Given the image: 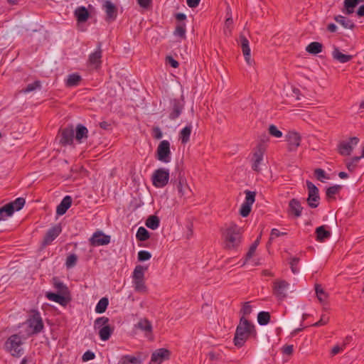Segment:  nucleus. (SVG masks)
<instances>
[{
	"mask_svg": "<svg viewBox=\"0 0 364 364\" xmlns=\"http://www.w3.org/2000/svg\"><path fill=\"white\" fill-rule=\"evenodd\" d=\"M119 364H141V360L134 356L125 355L122 358Z\"/></svg>",
	"mask_w": 364,
	"mask_h": 364,
	"instance_id": "obj_43",
	"label": "nucleus"
},
{
	"mask_svg": "<svg viewBox=\"0 0 364 364\" xmlns=\"http://www.w3.org/2000/svg\"><path fill=\"white\" fill-rule=\"evenodd\" d=\"M315 233L316 235V240L320 242H324L326 240L328 239L331 235V232L329 230H326L324 225L318 227L315 230Z\"/></svg>",
	"mask_w": 364,
	"mask_h": 364,
	"instance_id": "obj_23",
	"label": "nucleus"
},
{
	"mask_svg": "<svg viewBox=\"0 0 364 364\" xmlns=\"http://www.w3.org/2000/svg\"><path fill=\"white\" fill-rule=\"evenodd\" d=\"M87 133L88 130L85 126L77 124L75 134L76 140L80 142L82 139H86L87 137Z\"/></svg>",
	"mask_w": 364,
	"mask_h": 364,
	"instance_id": "obj_34",
	"label": "nucleus"
},
{
	"mask_svg": "<svg viewBox=\"0 0 364 364\" xmlns=\"http://www.w3.org/2000/svg\"><path fill=\"white\" fill-rule=\"evenodd\" d=\"M147 228L151 230H156L159 227L160 220L156 215H150L145 223Z\"/></svg>",
	"mask_w": 364,
	"mask_h": 364,
	"instance_id": "obj_37",
	"label": "nucleus"
},
{
	"mask_svg": "<svg viewBox=\"0 0 364 364\" xmlns=\"http://www.w3.org/2000/svg\"><path fill=\"white\" fill-rule=\"evenodd\" d=\"M61 227L60 225H55L50 228L43 239V245L46 246L50 245L61 232Z\"/></svg>",
	"mask_w": 364,
	"mask_h": 364,
	"instance_id": "obj_15",
	"label": "nucleus"
},
{
	"mask_svg": "<svg viewBox=\"0 0 364 364\" xmlns=\"http://www.w3.org/2000/svg\"><path fill=\"white\" fill-rule=\"evenodd\" d=\"M287 235V232H280L278 229L273 228L271 231L269 242H271L272 240H274L276 237H278L282 235Z\"/></svg>",
	"mask_w": 364,
	"mask_h": 364,
	"instance_id": "obj_62",
	"label": "nucleus"
},
{
	"mask_svg": "<svg viewBox=\"0 0 364 364\" xmlns=\"http://www.w3.org/2000/svg\"><path fill=\"white\" fill-rule=\"evenodd\" d=\"M28 325L32 329V333H41L44 327L42 318L38 311H33L32 315L27 320Z\"/></svg>",
	"mask_w": 364,
	"mask_h": 364,
	"instance_id": "obj_7",
	"label": "nucleus"
},
{
	"mask_svg": "<svg viewBox=\"0 0 364 364\" xmlns=\"http://www.w3.org/2000/svg\"><path fill=\"white\" fill-rule=\"evenodd\" d=\"M239 43L242 48V54L246 63L250 65H252L255 62L251 59V50L249 45V41L244 35L241 34L240 36Z\"/></svg>",
	"mask_w": 364,
	"mask_h": 364,
	"instance_id": "obj_13",
	"label": "nucleus"
},
{
	"mask_svg": "<svg viewBox=\"0 0 364 364\" xmlns=\"http://www.w3.org/2000/svg\"><path fill=\"white\" fill-rule=\"evenodd\" d=\"M46 296L48 300L55 301L62 306H66L70 301L68 295L60 293L46 292Z\"/></svg>",
	"mask_w": 364,
	"mask_h": 364,
	"instance_id": "obj_20",
	"label": "nucleus"
},
{
	"mask_svg": "<svg viewBox=\"0 0 364 364\" xmlns=\"http://www.w3.org/2000/svg\"><path fill=\"white\" fill-rule=\"evenodd\" d=\"M335 21L343 26L345 28H353L354 27V23L346 17L338 15L335 16Z\"/></svg>",
	"mask_w": 364,
	"mask_h": 364,
	"instance_id": "obj_38",
	"label": "nucleus"
},
{
	"mask_svg": "<svg viewBox=\"0 0 364 364\" xmlns=\"http://www.w3.org/2000/svg\"><path fill=\"white\" fill-rule=\"evenodd\" d=\"M252 334H256L255 326L245 318V317H241L235 333V346L239 348L243 346Z\"/></svg>",
	"mask_w": 364,
	"mask_h": 364,
	"instance_id": "obj_2",
	"label": "nucleus"
},
{
	"mask_svg": "<svg viewBox=\"0 0 364 364\" xmlns=\"http://www.w3.org/2000/svg\"><path fill=\"white\" fill-rule=\"evenodd\" d=\"M110 236L105 235L103 232L97 230L95 232L89 241L92 246H102L108 245L110 242Z\"/></svg>",
	"mask_w": 364,
	"mask_h": 364,
	"instance_id": "obj_11",
	"label": "nucleus"
},
{
	"mask_svg": "<svg viewBox=\"0 0 364 364\" xmlns=\"http://www.w3.org/2000/svg\"><path fill=\"white\" fill-rule=\"evenodd\" d=\"M102 53L101 43H100L97 49L89 55L88 62L95 68H98L101 65Z\"/></svg>",
	"mask_w": 364,
	"mask_h": 364,
	"instance_id": "obj_21",
	"label": "nucleus"
},
{
	"mask_svg": "<svg viewBox=\"0 0 364 364\" xmlns=\"http://www.w3.org/2000/svg\"><path fill=\"white\" fill-rule=\"evenodd\" d=\"M361 0H345L343 5L347 14H351L354 11V8L358 4Z\"/></svg>",
	"mask_w": 364,
	"mask_h": 364,
	"instance_id": "obj_39",
	"label": "nucleus"
},
{
	"mask_svg": "<svg viewBox=\"0 0 364 364\" xmlns=\"http://www.w3.org/2000/svg\"><path fill=\"white\" fill-rule=\"evenodd\" d=\"M323 46L318 42H312L306 48V50L311 54H318L322 51Z\"/></svg>",
	"mask_w": 364,
	"mask_h": 364,
	"instance_id": "obj_33",
	"label": "nucleus"
},
{
	"mask_svg": "<svg viewBox=\"0 0 364 364\" xmlns=\"http://www.w3.org/2000/svg\"><path fill=\"white\" fill-rule=\"evenodd\" d=\"M315 289H316V296H317L318 300L321 302L324 301L327 298V294H326V292L324 291L323 288L320 285L317 284V285H316Z\"/></svg>",
	"mask_w": 364,
	"mask_h": 364,
	"instance_id": "obj_51",
	"label": "nucleus"
},
{
	"mask_svg": "<svg viewBox=\"0 0 364 364\" xmlns=\"http://www.w3.org/2000/svg\"><path fill=\"white\" fill-rule=\"evenodd\" d=\"M53 284L54 288L57 290L58 293L69 295L68 288L58 278L54 277L53 279Z\"/></svg>",
	"mask_w": 364,
	"mask_h": 364,
	"instance_id": "obj_27",
	"label": "nucleus"
},
{
	"mask_svg": "<svg viewBox=\"0 0 364 364\" xmlns=\"http://www.w3.org/2000/svg\"><path fill=\"white\" fill-rule=\"evenodd\" d=\"M147 269V267L137 265L133 272V280H144V272Z\"/></svg>",
	"mask_w": 364,
	"mask_h": 364,
	"instance_id": "obj_32",
	"label": "nucleus"
},
{
	"mask_svg": "<svg viewBox=\"0 0 364 364\" xmlns=\"http://www.w3.org/2000/svg\"><path fill=\"white\" fill-rule=\"evenodd\" d=\"M245 201L244 203H247L248 205H252V204L255 201L256 193L254 191L246 190L245 191Z\"/></svg>",
	"mask_w": 364,
	"mask_h": 364,
	"instance_id": "obj_46",
	"label": "nucleus"
},
{
	"mask_svg": "<svg viewBox=\"0 0 364 364\" xmlns=\"http://www.w3.org/2000/svg\"><path fill=\"white\" fill-rule=\"evenodd\" d=\"M299 262V258L294 257L290 259L289 264L291 272L294 274H297L299 272V269L296 267L297 264Z\"/></svg>",
	"mask_w": 364,
	"mask_h": 364,
	"instance_id": "obj_55",
	"label": "nucleus"
},
{
	"mask_svg": "<svg viewBox=\"0 0 364 364\" xmlns=\"http://www.w3.org/2000/svg\"><path fill=\"white\" fill-rule=\"evenodd\" d=\"M259 239L257 238L250 247L248 252L246 254V260L250 259L255 254V250L259 245Z\"/></svg>",
	"mask_w": 364,
	"mask_h": 364,
	"instance_id": "obj_52",
	"label": "nucleus"
},
{
	"mask_svg": "<svg viewBox=\"0 0 364 364\" xmlns=\"http://www.w3.org/2000/svg\"><path fill=\"white\" fill-rule=\"evenodd\" d=\"M233 20L231 17L227 18L225 22L224 32L225 35H230Z\"/></svg>",
	"mask_w": 364,
	"mask_h": 364,
	"instance_id": "obj_58",
	"label": "nucleus"
},
{
	"mask_svg": "<svg viewBox=\"0 0 364 364\" xmlns=\"http://www.w3.org/2000/svg\"><path fill=\"white\" fill-rule=\"evenodd\" d=\"M252 205L243 203L240 209V213L242 217H247L251 211Z\"/></svg>",
	"mask_w": 364,
	"mask_h": 364,
	"instance_id": "obj_56",
	"label": "nucleus"
},
{
	"mask_svg": "<svg viewBox=\"0 0 364 364\" xmlns=\"http://www.w3.org/2000/svg\"><path fill=\"white\" fill-rule=\"evenodd\" d=\"M174 35L181 38L186 37V24L184 23H179L176 26L174 31Z\"/></svg>",
	"mask_w": 364,
	"mask_h": 364,
	"instance_id": "obj_45",
	"label": "nucleus"
},
{
	"mask_svg": "<svg viewBox=\"0 0 364 364\" xmlns=\"http://www.w3.org/2000/svg\"><path fill=\"white\" fill-rule=\"evenodd\" d=\"M136 327L146 333H151L152 325L151 323L146 318H141L136 324Z\"/></svg>",
	"mask_w": 364,
	"mask_h": 364,
	"instance_id": "obj_29",
	"label": "nucleus"
},
{
	"mask_svg": "<svg viewBox=\"0 0 364 364\" xmlns=\"http://www.w3.org/2000/svg\"><path fill=\"white\" fill-rule=\"evenodd\" d=\"M134 287L135 291L138 292H145L146 287L145 286L144 280H133Z\"/></svg>",
	"mask_w": 364,
	"mask_h": 364,
	"instance_id": "obj_48",
	"label": "nucleus"
},
{
	"mask_svg": "<svg viewBox=\"0 0 364 364\" xmlns=\"http://www.w3.org/2000/svg\"><path fill=\"white\" fill-rule=\"evenodd\" d=\"M176 187L181 197L190 198L192 196V191L184 178H179V181L177 182Z\"/></svg>",
	"mask_w": 364,
	"mask_h": 364,
	"instance_id": "obj_18",
	"label": "nucleus"
},
{
	"mask_svg": "<svg viewBox=\"0 0 364 364\" xmlns=\"http://www.w3.org/2000/svg\"><path fill=\"white\" fill-rule=\"evenodd\" d=\"M109 304V300L106 297L102 298L96 305L95 311L98 314L104 313Z\"/></svg>",
	"mask_w": 364,
	"mask_h": 364,
	"instance_id": "obj_40",
	"label": "nucleus"
},
{
	"mask_svg": "<svg viewBox=\"0 0 364 364\" xmlns=\"http://www.w3.org/2000/svg\"><path fill=\"white\" fill-rule=\"evenodd\" d=\"M25 203L26 200L23 198H18L14 201L8 203V205H11L14 209V211H18L23 207Z\"/></svg>",
	"mask_w": 364,
	"mask_h": 364,
	"instance_id": "obj_44",
	"label": "nucleus"
},
{
	"mask_svg": "<svg viewBox=\"0 0 364 364\" xmlns=\"http://www.w3.org/2000/svg\"><path fill=\"white\" fill-rule=\"evenodd\" d=\"M183 109V102H181L180 101H177V100H173V110L169 114V118L171 120H174L176 118H178L180 116V114H181Z\"/></svg>",
	"mask_w": 364,
	"mask_h": 364,
	"instance_id": "obj_24",
	"label": "nucleus"
},
{
	"mask_svg": "<svg viewBox=\"0 0 364 364\" xmlns=\"http://www.w3.org/2000/svg\"><path fill=\"white\" fill-rule=\"evenodd\" d=\"M289 287V283L284 279H276L273 282V294L279 299L283 300L287 296V291Z\"/></svg>",
	"mask_w": 364,
	"mask_h": 364,
	"instance_id": "obj_6",
	"label": "nucleus"
},
{
	"mask_svg": "<svg viewBox=\"0 0 364 364\" xmlns=\"http://www.w3.org/2000/svg\"><path fill=\"white\" fill-rule=\"evenodd\" d=\"M286 141H287V149L289 151H295L300 146L301 136L294 131H289L285 136Z\"/></svg>",
	"mask_w": 364,
	"mask_h": 364,
	"instance_id": "obj_9",
	"label": "nucleus"
},
{
	"mask_svg": "<svg viewBox=\"0 0 364 364\" xmlns=\"http://www.w3.org/2000/svg\"><path fill=\"white\" fill-rule=\"evenodd\" d=\"M23 336L19 334H13L9 336L4 343L5 350L12 356L21 357L23 354L22 345Z\"/></svg>",
	"mask_w": 364,
	"mask_h": 364,
	"instance_id": "obj_3",
	"label": "nucleus"
},
{
	"mask_svg": "<svg viewBox=\"0 0 364 364\" xmlns=\"http://www.w3.org/2000/svg\"><path fill=\"white\" fill-rule=\"evenodd\" d=\"M191 131H192L191 125H188V126L185 127L180 132L179 139L181 141L182 144H185L189 141Z\"/></svg>",
	"mask_w": 364,
	"mask_h": 364,
	"instance_id": "obj_31",
	"label": "nucleus"
},
{
	"mask_svg": "<svg viewBox=\"0 0 364 364\" xmlns=\"http://www.w3.org/2000/svg\"><path fill=\"white\" fill-rule=\"evenodd\" d=\"M81 80L82 77L80 75L77 73H73L68 76L65 83L67 87L70 88L79 85Z\"/></svg>",
	"mask_w": 364,
	"mask_h": 364,
	"instance_id": "obj_28",
	"label": "nucleus"
},
{
	"mask_svg": "<svg viewBox=\"0 0 364 364\" xmlns=\"http://www.w3.org/2000/svg\"><path fill=\"white\" fill-rule=\"evenodd\" d=\"M270 321V314L267 311H260L257 315V321L259 325H267Z\"/></svg>",
	"mask_w": 364,
	"mask_h": 364,
	"instance_id": "obj_41",
	"label": "nucleus"
},
{
	"mask_svg": "<svg viewBox=\"0 0 364 364\" xmlns=\"http://www.w3.org/2000/svg\"><path fill=\"white\" fill-rule=\"evenodd\" d=\"M151 257V255L148 251L141 250L138 252V260L140 262L149 260Z\"/></svg>",
	"mask_w": 364,
	"mask_h": 364,
	"instance_id": "obj_57",
	"label": "nucleus"
},
{
	"mask_svg": "<svg viewBox=\"0 0 364 364\" xmlns=\"http://www.w3.org/2000/svg\"><path fill=\"white\" fill-rule=\"evenodd\" d=\"M75 15L78 22H85L89 17V13L84 6L78 7L75 11Z\"/></svg>",
	"mask_w": 364,
	"mask_h": 364,
	"instance_id": "obj_30",
	"label": "nucleus"
},
{
	"mask_svg": "<svg viewBox=\"0 0 364 364\" xmlns=\"http://www.w3.org/2000/svg\"><path fill=\"white\" fill-rule=\"evenodd\" d=\"M136 237L139 241H146L149 238L150 235L146 228L140 227L136 232Z\"/></svg>",
	"mask_w": 364,
	"mask_h": 364,
	"instance_id": "obj_42",
	"label": "nucleus"
},
{
	"mask_svg": "<svg viewBox=\"0 0 364 364\" xmlns=\"http://www.w3.org/2000/svg\"><path fill=\"white\" fill-rule=\"evenodd\" d=\"M362 156H354L351 159L350 161L346 163V166L348 171L353 172L355 169L358 163L361 159Z\"/></svg>",
	"mask_w": 364,
	"mask_h": 364,
	"instance_id": "obj_47",
	"label": "nucleus"
},
{
	"mask_svg": "<svg viewBox=\"0 0 364 364\" xmlns=\"http://www.w3.org/2000/svg\"><path fill=\"white\" fill-rule=\"evenodd\" d=\"M359 139L356 136L350 137L349 141H341L338 146V152L342 156H348L351 154L353 146L358 144Z\"/></svg>",
	"mask_w": 364,
	"mask_h": 364,
	"instance_id": "obj_10",
	"label": "nucleus"
},
{
	"mask_svg": "<svg viewBox=\"0 0 364 364\" xmlns=\"http://www.w3.org/2000/svg\"><path fill=\"white\" fill-rule=\"evenodd\" d=\"M243 230L234 223L225 224L222 230L224 247L227 250H237L242 242Z\"/></svg>",
	"mask_w": 364,
	"mask_h": 364,
	"instance_id": "obj_1",
	"label": "nucleus"
},
{
	"mask_svg": "<svg viewBox=\"0 0 364 364\" xmlns=\"http://www.w3.org/2000/svg\"><path fill=\"white\" fill-rule=\"evenodd\" d=\"M157 159L164 163H168L171 160L170 143L167 140L161 141L156 150Z\"/></svg>",
	"mask_w": 364,
	"mask_h": 364,
	"instance_id": "obj_8",
	"label": "nucleus"
},
{
	"mask_svg": "<svg viewBox=\"0 0 364 364\" xmlns=\"http://www.w3.org/2000/svg\"><path fill=\"white\" fill-rule=\"evenodd\" d=\"M332 56L333 59L341 63H347L353 58L352 55L342 53L337 48H335L333 50Z\"/></svg>",
	"mask_w": 364,
	"mask_h": 364,
	"instance_id": "obj_25",
	"label": "nucleus"
},
{
	"mask_svg": "<svg viewBox=\"0 0 364 364\" xmlns=\"http://www.w3.org/2000/svg\"><path fill=\"white\" fill-rule=\"evenodd\" d=\"M95 357V355L93 352L87 350L83 354L82 359L84 362H86V361L94 359Z\"/></svg>",
	"mask_w": 364,
	"mask_h": 364,
	"instance_id": "obj_64",
	"label": "nucleus"
},
{
	"mask_svg": "<svg viewBox=\"0 0 364 364\" xmlns=\"http://www.w3.org/2000/svg\"><path fill=\"white\" fill-rule=\"evenodd\" d=\"M341 186L339 185H336L329 187L326 190V196L327 198H333L336 194L338 193V191L341 190Z\"/></svg>",
	"mask_w": 364,
	"mask_h": 364,
	"instance_id": "obj_53",
	"label": "nucleus"
},
{
	"mask_svg": "<svg viewBox=\"0 0 364 364\" xmlns=\"http://www.w3.org/2000/svg\"><path fill=\"white\" fill-rule=\"evenodd\" d=\"M14 213V209L11 205L6 204L0 208V220H4L6 218L11 216Z\"/></svg>",
	"mask_w": 364,
	"mask_h": 364,
	"instance_id": "obj_35",
	"label": "nucleus"
},
{
	"mask_svg": "<svg viewBox=\"0 0 364 364\" xmlns=\"http://www.w3.org/2000/svg\"><path fill=\"white\" fill-rule=\"evenodd\" d=\"M114 332V327L112 326L110 324H108L106 326H104L102 329H100V331L98 332L100 338L103 341H106L109 339L112 334Z\"/></svg>",
	"mask_w": 364,
	"mask_h": 364,
	"instance_id": "obj_26",
	"label": "nucleus"
},
{
	"mask_svg": "<svg viewBox=\"0 0 364 364\" xmlns=\"http://www.w3.org/2000/svg\"><path fill=\"white\" fill-rule=\"evenodd\" d=\"M346 346H347V343H343V344L341 346L336 345L335 346H333L331 351V356H334V355H337L338 353L342 352L346 348Z\"/></svg>",
	"mask_w": 364,
	"mask_h": 364,
	"instance_id": "obj_59",
	"label": "nucleus"
},
{
	"mask_svg": "<svg viewBox=\"0 0 364 364\" xmlns=\"http://www.w3.org/2000/svg\"><path fill=\"white\" fill-rule=\"evenodd\" d=\"M169 180V171L168 169L160 168L156 169L152 175L153 185L157 188L164 187Z\"/></svg>",
	"mask_w": 364,
	"mask_h": 364,
	"instance_id": "obj_5",
	"label": "nucleus"
},
{
	"mask_svg": "<svg viewBox=\"0 0 364 364\" xmlns=\"http://www.w3.org/2000/svg\"><path fill=\"white\" fill-rule=\"evenodd\" d=\"M268 132L271 136L275 138H281L282 136V132L274 124L269 126Z\"/></svg>",
	"mask_w": 364,
	"mask_h": 364,
	"instance_id": "obj_49",
	"label": "nucleus"
},
{
	"mask_svg": "<svg viewBox=\"0 0 364 364\" xmlns=\"http://www.w3.org/2000/svg\"><path fill=\"white\" fill-rule=\"evenodd\" d=\"M102 6L106 13V21H114L116 18L117 14V9L115 5L110 1L107 0L104 2Z\"/></svg>",
	"mask_w": 364,
	"mask_h": 364,
	"instance_id": "obj_16",
	"label": "nucleus"
},
{
	"mask_svg": "<svg viewBox=\"0 0 364 364\" xmlns=\"http://www.w3.org/2000/svg\"><path fill=\"white\" fill-rule=\"evenodd\" d=\"M264 151V146L262 144H259L253 154L252 168L256 172L261 171L260 165L263 161Z\"/></svg>",
	"mask_w": 364,
	"mask_h": 364,
	"instance_id": "obj_12",
	"label": "nucleus"
},
{
	"mask_svg": "<svg viewBox=\"0 0 364 364\" xmlns=\"http://www.w3.org/2000/svg\"><path fill=\"white\" fill-rule=\"evenodd\" d=\"M171 352L166 348H159L152 353L151 361L155 364H161L170 358Z\"/></svg>",
	"mask_w": 364,
	"mask_h": 364,
	"instance_id": "obj_14",
	"label": "nucleus"
},
{
	"mask_svg": "<svg viewBox=\"0 0 364 364\" xmlns=\"http://www.w3.org/2000/svg\"><path fill=\"white\" fill-rule=\"evenodd\" d=\"M108 324H109V318L106 316H102L95 320L93 327L95 330H97L99 332L100 329H102L104 326H106Z\"/></svg>",
	"mask_w": 364,
	"mask_h": 364,
	"instance_id": "obj_36",
	"label": "nucleus"
},
{
	"mask_svg": "<svg viewBox=\"0 0 364 364\" xmlns=\"http://www.w3.org/2000/svg\"><path fill=\"white\" fill-rule=\"evenodd\" d=\"M77 256L76 255H75V254L70 255L66 259L65 265H66L67 268H72V267H75L77 264Z\"/></svg>",
	"mask_w": 364,
	"mask_h": 364,
	"instance_id": "obj_50",
	"label": "nucleus"
},
{
	"mask_svg": "<svg viewBox=\"0 0 364 364\" xmlns=\"http://www.w3.org/2000/svg\"><path fill=\"white\" fill-rule=\"evenodd\" d=\"M303 208L300 201L296 198H292L289 202L288 213L293 215L295 218H299L301 215Z\"/></svg>",
	"mask_w": 364,
	"mask_h": 364,
	"instance_id": "obj_19",
	"label": "nucleus"
},
{
	"mask_svg": "<svg viewBox=\"0 0 364 364\" xmlns=\"http://www.w3.org/2000/svg\"><path fill=\"white\" fill-rule=\"evenodd\" d=\"M41 89V82L36 80L33 83L28 84L24 91H35L36 90Z\"/></svg>",
	"mask_w": 364,
	"mask_h": 364,
	"instance_id": "obj_61",
	"label": "nucleus"
},
{
	"mask_svg": "<svg viewBox=\"0 0 364 364\" xmlns=\"http://www.w3.org/2000/svg\"><path fill=\"white\" fill-rule=\"evenodd\" d=\"M306 186L308 189L307 204L311 208H316L320 203L318 188L309 181H306Z\"/></svg>",
	"mask_w": 364,
	"mask_h": 364,
	"instance_id": "obj_4",
	"label": "nucleus"
},
{
	"mask_svg": "<svg viewBox=\"0 0 364 364\" xmlns=\"http://www.w3.org/2000/svg\"><path fill=\"white\" fill-rule=\"evenodd\" d=\"M314 175H315L316 178L321 182H324L325 179L329 178V177L326 176V173L324 171V170H323L321 168L315 169Z\"/></svg>",
	"mask_w": 364,
	"mask_h": 364,
	"instance_id": "obj_54",
	"label": "nucleus"
},
{
	"mask_svg": "<svg viewBox=\"0 0 364 364\" xmlns=\"http://www.w3.org/2000/svg\"><path fill=\"white\" fill-rule=\"evenodd\" d=\"M74 138V129L73 127H66L62 129L60 134V142L65 146L71 144Z\"/></svg>",
	"mask_w": 364,
	"mask_h": 364,
	"instance_id": "obj_17",
	"label": "nucleus"
},
{
	"mask_svg": "<svg viewBox=\"0 0 364 364\" xmlns=\"http://www.w3.org/2000/svg\"><path fill=\"white\" fill-rule=\"evenodd\" d=\"M252 306L250 304V302H245L240 310V313L242 314V317L250 315L252 312Z\"/></svg>",
	"mask_w": 364,
	"mask_h": 364,
	"instance_id": "obj_60",
	"label": "nucleus"
},
{
	"mask_svg": "<svg viewBox=\"0 0 364 364\" xmlns=\"http://www.w3.org/2000/svg\"><path fill=\"white\" fill-rule=\"evenodd\" d=\"M328 320L329 318L328 316H326V315H322L319 321L314 323L312 326L315 327L323 326L328 322Z\"/></svg>",
	"mask_w": 364,
	"mask_h": 364,
	"instance_id": "obj_63",
	"label": "nucleus"
},
{
	"mask_svg": "<svg viewBox=\"0 0 364 364\" xmlns=\"http://www.w3.org/2000/svg\"><path fill=\"white\" fill-rule=\"evenodd\" d=\"M72 198L70 196H66L61 200L60 203L57 206L56 213L58 215H63L66 213L68 208L71 206Z\"/></svg>",
	"mask_w": 364,
	"mask_h": 364,
	"instance_id": "obj_22",
	"label": "nucleus"
}]
</instances>
